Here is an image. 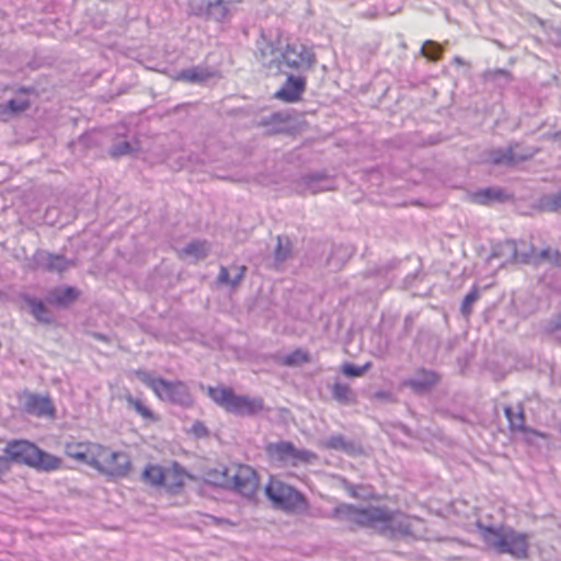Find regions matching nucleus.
Segmentation results:
<instances>
[{
	"label": "nucleus",
	"instance_id": "obj_28",
	"mask_svg": "<svg viewBox=\"0 0 561 561\" xmlns=\"http://www.w3.org/2000/svg\"><path fill=\"white\" fill-rule=\"evenodd\" d=\"M207 244L204 241H196L190 243L183 252L187 255H194L196 257H204L207 254Z\"/></svg>",
	"mask_w": 561,
	"mask_h": 561
},
{
	"label": "nucleus",
	"instance_id": "obj_34",
	"mask_svg": "<svg viewBox=\"0 0 561 561\" xmlns=\"http://www.w3.org/2000/svg\"><path fill=\"white\" fill-rule=\"evenodd\" d=\"M10 470L11 466L8 463V458H5V455H0V481H2V476Z\"/></svg>",
	"mask_w": 561,
	"mask_h": 561
},
{
	"label": "nucleus",
	"instance_id": "obj_18",
	"mask_svg": "<svg viewBox=\"0 0 561 561\" xmlns=\"http://www.w3.org/2000/svg\"><path fill=\"white\" fill-rule=\"evenodd\" d=\"M504 412H505L506 419L508 421L511 431H520V432H525V433H531L533 435L538 436V437H546L545 434H542L538 431L525 427L524 412H523L522 408H519L517 412H514V410L511 407H506L504 409Z\"/></svg>",
	"mask_w": 561,
	"mask_h": 561
},
{
	"label": "nucleus",
	"instance_id": "obj_13",
	"mask_svg": "<svg viewBox=\"0 0 561 561\" xmlns=\"http://www.w3.org/2000/svg\"><path fill=\"white\" fill-rule=\"evenodd\" d=\"M307 85L305 77L288 76L284 85L275 92L274 96L286 103H296L301 100Z\"/></svg>",
	"mask_w": 561,
	"mask_h": 561
},
{
	"label": "nucleus",
	"instance_id": "obj_30",
	"mask_svg": "<svg viewBox=\"0 0 561 561\" xmlns=\"http://www.w3.org/2000/svg\"><path fill=\"white\" fill-rule=\"evenodd\" d=\"M371 366L370 362H367L364 366H355L353 364H344L342 366V373L347 377H359L367 371Z\"/></svg>",
	"mask_w": 561,
	"mask_h": 561
},
{
	"label": "nucleus",
	"instance_id": "obj_15",
	"mask_svg": "<svg viewBox=\"0 0 561 561\" xmlns=\"http://www.w3.org/2000/svg\"><path fill=\"white\" fill-rule=\"evenodd\" d=\"M439 381V376L431 370L420 369L414 378L408 379L403 386L412 388L415 392L428 391Z\"/></svg>",
	"mask_w": 561,
	"mask_h": 561
},
{
	"label": "nucleus",
	"instance_id": "obj_40",
	"mask_svg": "<svg viewBox=\"0 0 561 561\" xmlns=\"http://www.w3.org/2000/svg\"><path fill=\"white\" fill-rule=\"evenodd\" d=\"M454 62L457 64V65H462L463 64V61H462V59L460 57H455L454 58Z\"/></svg>",
	"mask_w": 561,
	"mask_h": 561
},
{
	"label": "nucleus",
	"instance_id": "obj_37",
	"mask_svg": "<svg viewBox=\"0 0 561 561\" xmlns=\"http://www.w3.org/2000/svg\"><path fill=\"white\" fill-rule=\"evenodd\" d=\"M375 396H376V398L381 399V400H392L391 394L388 392H385V391H379Z\"/></svg>",
	"mask_w": 561,
	"mask_h": 561
},
{
	"label": "nucleus",
	"instance_id": "obj_1",
	"mask_svg": "<svg viewBox=\"0 0 561 561\" xmlns=\"http://www.w3.org/2000/svg\"><path fill=\"white\" fill-rule=\"evenodd\" d=\"M65 454L70 459L85 463L114 479L126 477L131 470V461L127 453L113 450L99 443L69 442L65 446Z\"/></svg>",
	"mask_w": 561,
	"mask_h": 561
},
{
	"label": "nucleus",
	"instance_id": "obj_6",
	"mask_svg": "<svg viewBox=\"0 0 561 561\" xmlns=\"http://www.w3.org/2000/svg\"><path fill=\"white\" fill-rule=\"evenodd\" d=\"M134 374L161 401H169L182 407H191L194 402L187 385L182 380H167L162 377H154L142 369H137Z\"/></svg>",
	"mask_w": 561,
	"mask_h": 561
},
{
	"label": "nucleus",
	"instance_id": "obj_42",
	"mask_svg": "<svg viewBox=\"0 0 561 561\" xmlns=\"http://www.w3.org/2000/svg\"><path fill=\"white\" fill-rule=\"evenodd\" d=\"M369 499H371V500H378V499H379V496H378V495H371V496H369Z\"/></svg>",
	"mask_w": 561,
	"mask_h": 561
},
{
	"label": "nucleus",
	"instance_id": "obj_20",
	"mask_svg": "<svg viewBox=\"0 0 561 561\" xmlns=\"http://www.w3.org/2000/svg\"><path fill=\"white\" fill-rule=\"evenodd\" d=\"M165 471L167 467L149 463L144 468L141 478L145 483L151 486L162 488V484L165 482Z\"/></svg>",
	"mask_w": 561,
	"mask_h": 561
},
{
	"label": "nucleus",
	"instance_id": "obj_24",
	"mask_svg": "<svg viewBox=\"0 0 561 561\" xmlns=\"http://www.w3.org/2000/svg\"><path fill=\"white\" fill-rule=\"evenodd\" d=\"M308 362H310V356L306 351L301 348L293 351L283 359V364L286 366H300Z\"/></svg>",
	"mask_w": 561,
	"mask_h": 561
},
{
	"label": "nucleus",
	"instance_id": "obj_21",
	"mask_svg": "<svg viewBox=\"0 0 561 561\" xmlns=\"http://www.w3.org/2000/svg\"><path fill=\"white\" fill-rule=\"evenodd\" d=\"M24 300L28 305V307L31 309V313L34 316V318L37 321L43 322V323H50L53 321L49 310L44 305L43 301L31 298L28 296H25Z\"/></svg>",
	"mask_w": 561,
	"mask_h": 561
},
{
	"label": "nucleus",
	"instance_id": "obj_2",
	"mask_svg": "<svg viewBox=\"0 0 561 561\" xmlns=\"http://www.w3.org/2000/svg\"><path fill=\"white\" fill-rule=\"evenodd\" d=\"M334 515L352 526L370 528L379 534L408 533V529L394 526L396 513L386 506L358 507L352 504H342L335 508Z\"/></svg>",
	"mask_w": 561,
	"mask_h": 561
},
{
	"label": "nucleus",
	"instance_id": "obj_10",
	"mask_svg": "<svg viewBox=\"0 0 561 561\" xmlns=\"http://www.w3.org/2000/svg\"><path fill=\"white\" fill-rule=\"evenodd\" d=\"M283 61L291 69H310L316 56L311 48L304 45H287L282 54Z\"/></svg>",
	"mask_w": 561,
	"mask_h": 561
},
{
	"label": "nucleus",
	"instance_id": "obj_39",
	"mask_svg": "<svg viewBox=\"0 0 561 561\" xmlns=\"http://www.w3.org/2000/svg\"><path fill=\"white\" fill-rule=\"evenodd\" d=\"M347 490H348V493H350V495L352 497H355V499L359 497V494L357 492V488L356 486L352 485Z\"/></svg>",
	"mask_w": 561,
	"mask_h": 561
},
{
	"label": "nucleus",
	"instance_id": "obj_12",
	"mask_svg": "<svg viewBox=\"0 0 561 561\" xmlns=\"http://www.w3.org/2000/svg\"><path fill=\"white\" fill-rule=\"evenodd\" d=\"M518 145L505 149H494L489 153V162L495 165H514L533 157L534 151L517 152Z\"/></svg>",
	"mask_w": 561,
	"mask_h": 561
},
{
	"label": "nucleus",
	"instance_id": "obj_4",
	"mask_svg": "<svg viewBox=\"0 0 561 561\" xmlns=\"http://www.w3.org/2000/svg\"><path fill=\"white\" fill-rule=\"evenodd\" d=\"M3 453L10 466L15 462L45 472L59 470L62 466V460L59 457L42 450L26 439L9 440Z\"/></svg>",
	"mask_w": 561,
	"mask_h": 561
},
{
	"label": "nucleus",
	"instance_id": "obj_32",
	"mask_svg": "<svg viewBox=\"0 0 561 561\" xmlns=\"http://www.w3.org/2000/svg\"><path fill=\"white\" fill-rule=\"evenodd\" d=\"M133 152L131 145L128 141H122L111 149V156L114 158H118L122 156H126Z\"/></svg>",
	"mask_w": 561,
	"mask_h": 561
},
{
	"label": "nucleus",
	"instance_id": "obj_17",
	"mask_svg": "<svg viewBox=\"0 0 561 561\" xmlns=\"http://www.w3.org/2000/svg\"><path fill=\"white\" fill-rule=\"evenodd\" d=\"M125 401L129 408L134 409L135 412L141 416L145 422L148 423H157L160 417L159 415L150 409L142 400L133 397L131 394L125 396Z\"/></svg>",
	"mask_w": 561,
	"mask_h": 561
},
{
	"label": "nucleus",
	"instance_id": "obj_19",
	"mask_svg": "<svg viewBox=\"0 0 561 561\" xmlns=\"http://www.w3.org/2000/svg\"><path fill=\"white\" fill-rule=\"evenodd\" d=\"M471 201L479 205H489L493 202H502L508 198V196L501 188H483L474 192L471 195Z\"/></svg>",
	"mask_w": 561,
	"mask_h": 561
},
{
	"label": "nucleus",
	"instance_id": "obj_8",
	"mask_svg": "<svg viewBox=\"0 0 561 561\" xmlns=\"http://www.w3.org/2000/svg\"><path fill=\"white\" fill-rule=\"evenodd\" d=\"M265 494L275 507L285 512H296L308 507L307 499L302 493L274 477L270 478L265 486Z\"/></svg>",
	"mask_w": 561,
	"mask_h": 561
},
{
	"label": "nucleus",
	"instance_id": "obj_22",
	"mask_svg": "<svg viewBox=\"0 0 561 561\" xmlns=\"http://www.w3.org/2000/svg\"><path fill=\"white\" fill-rule=\"evenodd\" d=\"M211 77V73L206 69L193 67L190 69L182 70L178 73L176 79L187 81L191 83L203 82Z\"/></svg>",
	"mask_w": 561,
	"mask_h": 561
},
{
	"label": "nucleus",
	"instance_id": "obj_16",
	"mask_svg": "<svg viewBox=\"0 0 561 561\" xmlns=\"http://www.w3.org/2000/svg\"><path fill=\"white\" fill-rule=\"evenodd\" d=\"M80 296V291L75 287H57L49 291L48 302L57 307H68Z\"/></svg>",
	"mask_w": 561,
	"mask_h": 561
},
{
	"label": "nucleus",
	"instance_id": "obj_36",
	"mask_svg": "<svg viewBox=\"0 0 561 561\" xmlns=\"http://www.w3.org/2000/svg\"><path fill=\"white\" fill-rule=\"evenodd\" d=\"M551 265L556 267H561V251H559L558 249H552Z\"/></svg>",
	"mask_w": 561,
	"mask_h": 561
},
{
	"label": "nucleus",
	"instance_id": "obj_26",
	"mask_svg": "<svg viewBox=\"0 0 561 561\" xmlns=\"http://www.w3.org/2000/svg\"><path fill=\"white\" fill-rule=\"evenodd\" d=\"M421 54L431 61H437L442 56V47L433 41H427Z\"/></svg>",
	"mask_w": 561,
	"mask_h": 561
},
{
	"label": "nucleus",
	"instance_id": "obj_33",
	"mask_svg": "<svg viewBox=\"0 0 561 561\" xmlns=\"http://www.w3.org/2000/svg\"><path fill=\"white\" fill-rule=\"evenodd\" d=\"M205 516L217 526H229V527L236 526V523L231 522L228 518L216 517L213 515H205Z\"/></svg>",
	"mask_w": 561,
	"mask_h": 561
},
{
	"label": "nucleus",
	"instance_id": "obj_23",
	"mask_svg": "<svg viewBox=\"0 0 561 561\" xmlns=\"http://www.w3.org/2000/svg\"><path fill=\"white\" fill-rule=\"evenodd\" d=\"M236 270H237V273L231 278L229 276L228 268L225 266H220L219 274H218V282L222 285H229L231 287L238 286L245 274L247 267L244 265H241V266H237Z\"/></svg>",
	"mask_w": 561,
	"mask_h": 561
},
{
	"label": "nucleus",
	"instance_id": "obj_14",
	"mask_svg": "<svg viewBox=\"0 0 561 561\" xmlns=\"http://www.w3.org/2000/svg\"><path fill=\"white\" fill-rule=\"evenodd\" d=\"M24 409L27 413L38 417H54L56 412L51 400L38 394H28L24 402Z\"/></svg>",
	"mask_w": 561,
	"mask_h": 561
},
{
	"label": "nucleus",
	"instance_id": "obj_27",
	"mask_svg": "<svg viewBox=\"0 0 561 561\" xmlns=\"http://www.w3.org/2000/svg\"><path fill=\"white\" fill-rule=\"evenodd\" d=\"M30 107L28 100H10L5 106L0 108L1 113L10 112L12 114H18L26 111Z\"/></svg>",
	"mask_w": 561,
	"mask_h": 561
},
{
	"label": "nucleus",
	"instance_id": "obj_29",
	"mask_svg": "<svg viewBox=\"0 0 561 561\" xmlns=\"http://www.w3.org/2000/svg\"><path fill=\"white\" fill-rule=\"evenodd\" d=\"M480 294L477 287H473L463 298L461 304V312L465 316H469L471 313L472 305L479 299Z\"/></svg>",
	"mask_w": 561,
	"mask_h": 561
},
{
	"label": "nucleus",
	"instance_id": "obj_3",
	"mask_svg": "<svg viewBox=\"0 0 561 561\" xmlns=\"http://www.w3.org/2000/svg\"><path fill=\"white\" fill-rule=\"evenodd\" d=\"M210 483L232 490L245 497H253L260 490V478L257 472L248 465L230 463L219 469L210 470L207 473Z\"/></svg>",
	"mask_w": 561,
	"mask_h": 561
},
{
	"label": "nucleus",
	"instance_id": "obj_11",
	"mask_svg": "<svg viewBox=\"0 0 561 561\" xmlns=\"http://www.w3.org/2000/svg\"><path fill=\"white\" fill-rule=\"evenodd\" d=\"M193 476L188 473L179 462L173 461L169 467H167L164 483L162 488L171 493L178 494L180 493L186 482L192 480Z\"/></svg>",
	"mask_w": 561,
	"mask_h": 561
},
{
	"label": "nucleus",
	"instance_id": "obj_35",
	"mask_svg": "<svg viewBox=\"0 0 561 561\" xmlns=\"http://www.w3.org/2000/svg\"><path fill=\"white\" fill-rule=\"evenodd\" d=\"M192 432L196 434L197 436H205L207 435V428L202 422H196L192 426Z\"/></svg>",
	"mask_w": 561,
	"mask_h": 561
},
{
	"label": "nucleus",
	"instance_id": "obj_25",
	"mask_svg": "<svg viewBox=\"0 0 561 561\" xmlns=\"http://www.w3.org/2000/svg\"><path fill=\"white\" fill-rule=\"evenodd\" d=\"M334 399L340 402H351L353 400L352 390L348 385L336 382L332 387Z\"/></svg>",
	"mask_w": 561,
	"mask_h": 561
},
{
	"label": "nucleus",
	"instance_id": "obj_5",
	"mask_svg": "<svg viewBox=\"0 0 561 561\" xmlns=\"http://www.w3.org/2000/svg\"><path fill=\"white\" fill-rule=\"evenodd\" d=\"M207 394L226 412L241 416L256 415L265 408L264 400L262 398L238 394L232 388L225 386H209L207 388Z\"/></svg>",
	"mask_w": 561,
	"mask_h": 561
},
{
	"label": "nucleus",
	"instance_id": "obj_7",
	"mask_svg": "<svg viewBox=\"0 0 561 561\" xmlns=\"http://www.w3.org/2000/svg\"><path fill=\"white\" fill-rule=\"evenodd\" d=\"M486 545L500 553H508L516 559L528 557L527 537L508 527H484L482 531Z\"/></svg>",
	"mask_w": 561,
	"mask_h": 561
},
{
	"label": "nucleus",
	"instance_id": "obj_41",
	"mask_svg": "<svg viewBox=\"0 0 561 561\" xmlns=\"http://www.w3.org/2000/svg\"><path fill=\"white\" fill-rule=\"evenodd\" d=\"M314 180H316V178H309V179H308V185H310V186H311V184H312V182H313Z\"/></svg>",
	"mask_w": 561,
	"mask_h": 561
},
{
	"label": "nucleus",
	"instance_id": "obj_9",
	"mask_svg": "<svg viewBox=\"0 0 561 561\" xmlns=\"http://www.w3.org/2000/svg\"><path fill=\"white\" fill-rule=\"evenodd\" d=\"M265 451L272 461H279L297 467L310 463L317 459V455L310 450L298 449L289 442H277L266 445Z\"/></svg>",
	"mask_w": 561,
	"mask_h": 561
},
{
	"label": "nucleus",
	"instance_id": "obj_31",
	"mask_svg": "<svg viewBox=\"0 0 561 561\" xmlns=\"http://www.w3.org/2000/svg\"><path fill=\"white\" fill-rule=\"evenodd\" d=\"M551 254H552L551 248H546V249H542L539 251L531 249L530 260L535 264H540L543 262H548L551 264Z\"/></svg>",
	"mask_w": 561,
	"mask_h": 561
},
{
	"label": "nucleus",
	"instance_id": "obj_38",
	"mask_svg": "<svg viewBox=\"0 0 561 561\" xmlns=\"http://www.w3.org/2000/svg\"><path fill=\"white\" fill-rule=\"evenodd\" d=\"M489 75H492V76H508V71H506L504 69H497V70L489 71L488 73H485V76H489Z\"/></svg>",
	"mask_w": 561,
	"mask_h": 561
}]
</instances>
